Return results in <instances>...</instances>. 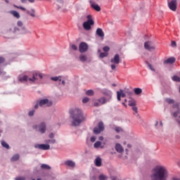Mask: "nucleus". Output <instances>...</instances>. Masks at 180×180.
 Listing matches in <instances>:
<instances>
[{
  "label": "nucleus",
  "instance_id": "c03bdc74",
  "mask_svg": "<svg viewBox=\"0 0 180 180\" xmlns=\"http://www.w3.org/2000/svg\"><path fill=\"white\" fill-rule=\"evenodd\" d=\"M82 102L84 103H88V102H89V98H87V97L84 98L82 100Z\"/></svg>",
  "mask_w": 180,
  "mask_h": 180
},
{
  "label": "nucleus",
  "instance_id": "6ab92c4d",
  "mask_svg": "<svg viewBox=\"0 0 180 180\" xmlns=\"http://www.w3.org/2000/svg\"><path fill=\"white\" fill-rule=\"evenodd\" d=\"M103 95H105V96H108L106 98V99H110V101H112V95H113V94L110 91V90L108 89H104L103 91Z\"/></svg>",
  "mask_w": 180,
  "mask_h": 180
},
{
  "label": "nucleus",
  "instance_id": "2eb2a0df",
  "mask_svg": "<svg viewBox=\"0 0 180 180\" xmlns=\"http://www.w3.org/2000/svg\"><path fill=\"white\" fill-rule=\"evenodd\" d=\"M144 47L146 50H149V51H153V50H155V47L153 45V42L146 41L144 44Z\"/></svg>",
  "mask_w": 180,
  "mask_h": 180
},
{
  "label": "nucleus",
  "instance_id": "6e6552de",
  "mask_svg": "<svg viewBox=\"0 0 180 180\" xmlns=\"http://www.w3.org/2000/svg\"><path fill=\"white\" fill-rule=\"evenodd\" d=\"M108 102H110V99H107L105 97H101L94 102V106H101L105 105V103H108Z\"/></svg>",
  "mask_w": 180,
  "mask_h": 180
},
{
  "label": "nucleus",
  "instance_id": "4c0bfd02",
  "mask_svg": "<svg viewBox=\"0 0 180 180\" xmlns=\"http://www.w3.org/2000/svg\"><path fill=\"white\" fill-rule=\"evenodd\" d=\"M165 101L167 103H170V104L175 103V101H174V99L172 98H166Z\"/></svg>",
  "mask_w": 180,
  "mask_h": 180
},
{
  "label": "nucleus",
  "instance_id": "4468645a",
  "mask_svg": "<svg viewBox=\"0 0 180 180\" xmlns=\"http://www.w3.org/2000/svg\"><path fill=\"white\" fill-rule=\"evenodd\" d=\"M176 0H172L171 1L168 2V6L171 11L175 12L176 11Z\"/></svg>",
  "mask_w": 180,
  "mask_h": 180
},
{
  "label": "nucleus",
  "instance_id": "1a4fd4ad",
  "mask_svg": "<svg viewBox=\"0 0 180 180\" xmlns=\"http://www.w3.org/2000/svg\"><path fill=\"white\" fill-rule=\"evenodd\" d=\"M105 130V126L103 125V122H100L98 124V127H95L94 129V134H99L101 131H103Z\"/></svg>",
  "mask_w": 180,
  "mask_h": 180
},
{
  "label": "nucleus",
  "instance_id": "4d7b16f0",
  "mask_svg": "<svg viewBox=\"0 0 180 180\" xmlns=\"http://www.w3.org/2000/svg\"><path fill=\"white\" fill-rule=\"evenodd\" d=\"M98 140H100V141H103V136H99Z\"/></svg>",
  "mask_w": 180,
  "mask_h": 180
},
{
  "label": "nucleus",
  "instance_id": "a878e982",
  "mask_svg": "<svg viewBox=\"0 0 180 180\" xmlns=\"http://www.w3.org/2000/svg\"><path fill=\"white\" fill-rule=\"evenodd\" d=\"M95 165L96 167H101V165H102V159L101 158H97L95 160Z\"/></svg>",
  "mask_w": 180,
  "mask_h": 180
},
{
  "label": "nucleus",
  "instance_id": "79ce46f5",
  "mask_svg": "<svg viewBox=\"0 0 180 180\" xmlns=\"http://www.w3.org/2000/svg\"><path fill=\"white\" fill-rule=\"evenodd\" d=\"M148 68H150V70L151 71H153V72H155V69L154 68V67H153V65H152L151 64L148 63Z\"/></svg>",
  "mask_w": 180,
  "mask_h": 180
},
{
  "label": "nucleus",
  "instance_id": "09e8293b",
  "mask_svg": "<svg viewBox=\"0 0 180 180\" xmlns=\"http://www.w3.org/2000/svg\"><path fill=\"white\" fill-rule=\"evenodd\" d=\"M132 110H134V112L135 113H137V112H138V108H137V107H136V105L132 106Z\"/></svg>",
  "mask_w": 180,
  "mask_h": 180
},
{
  "label": "nucleus",
  "instance_id": "39448f33",
  "mask_svg": "<svg viewBox=\"0 0 180 180\" xmlns=\"http://www.w3.org/2000/svg\"><path fill=\"white\" fill-rule=\"evenodd\" d=\"M86 19L87 20L83 22V27L84 30H91V26H93V25H95V22L94 21L92 15H86Z\"/></svg>",
  "mask_w": 180,
  "mask_h": 180
},
{
  "label": "nucleus",
  "instance_id": "3c124183",
  "mask_svg": "<svg viewBox=\"0 0 180 180\" xmlns=\"http://www.w3.org/2000/svg\"><path fill=\"white\" fill-rule=\"evenodd\" d=\"M110 68H111L112 70H115L116 69V65H115V63H113L110 65Z\"/></svg>",
  "mask_w": 180,
  "mask_h": 180
},
{
  "label": "nucleus",
  "instance_id": "f3484780",
  "mask_svg": "<svg viewBox=\"0 0 180 180\" xmlns=\"http://www.w3.org/2000/svg\"><path fill=\"white\" fill-rule=\"evenodd\" d=\"M121 98H126V93H124V91L122 89L117 91V101H120Z\"/></svg>",
  "mask_w": 180,
  "mask_h": 180
},
{
  "label": "nucleus",
  "instance_id": "a211bd4d",
  "mask_svg": "<svg viewBox=\"0 0 180 180\" xmlns=\"http://www.w3.org/2000/svg\"><path fill=\"white\" fill-rule=\"evenodd\" d=\"M110 63L112 64H119L120 63V56L119 54H115V56L111 58Z\"/></svg>",
  "mask_w": 180,
  "mask_h": 180
},
{
  "label": "nucleus",
  "instance_id": "f8f14e48",
  "mask_svg": "<svg viewBox=\"0 0 180 180\" xmlns=\"http://www.w3.org/2000/svg\"><path fill=\"white\" fill-rule=\"evenodd\" d=\"M17 26H18V27H20V33H22V34H26V33H29V31H27L26 27H23V22H22L21 20H18L17 22Z\"/></svg>",
  "mask_w": 180,
  "mask_h": 180
},
{
  "label": "nucleus",
  "instance_id": "5701e85b",
  "mask_svg": "<svg viewBox=\"0 0 180 180\" xmlns=\"http://www.w3.org/2000/svg\"><path fill=\"white\" fill-rule=\"evenodd\" d=\"M94 148H104L105 146L103 145H102V143L99 141H97L96 142H95V143L94 144Z\"/></svg>",
  "mask_w": 180,
  "mask_h": 180
},
{
  "label": "nucleus",
  "instance_id": "603ef678",
  "mask_svg": "<svg viewBox=\"0 0 180 180\" xmlns=\"http://www.w3.org/2000/svg\"><path fill=\"white\" fill-rule=\"evenodd\" d=\"M18 32H20L19 28H18L17 27H14V32H15V33H18Z\"/></svg>",
  "mask_w": 180,
  "mask_h": 180
},
{
  "label": "nucleus",
  "instance_id": "b1692460",
  "mask_svg": "<svg viewBox=\"0 0 180 180\" xmlns=\"http://www.w3.org/2000/svg\"><path fill=\"white\" fill-rule=\"evenodd\" d=\"M96 33L98 36H99V37H103V36H105V33H103V30H102V29L101 28H98L96 30Z\"/></svg>",
  "mask_w": 180,
  "mask_h": 180
},
{
  "label": "nucleus",
  "instance_id": "20e7f679",
  "mask_svg": "<svg viewBox=\"0 0 180 180\" xmlns=\"http://www.w3.org/2000/svg\"><path fill=\"white\" fill-rule=\"evenodd\" d=\"M45 143H37L34 146V148H37L38 150H43L44 151H46L47 150H50V144H56L57 143V140L48 139L44 141Z\"/></svg>",
  "mask_w": 180,
  "mask_h": 180
},
{
  "label": "nucleus",
  "instance_id": "13d9d810",
  "mask_svg": "<svg viewBox=\"0 0 180 180\" xmlns=\"http://www.w3.org/2000/svg\"><path fill=\"white\" fill-rule=\"evenodd\" d=\"M115 139H117V140H119L120 139V136L116 135L115 136Z\"/></svg>",
  "mask_w": 180,
  "mask_h": 180
},
{
  "label": "nucleus",
  "instance_id": "ea45409f",
  "mask_svg": "<svg viewBox=\"0 0 180 180\" xmlns=\"http://www.w3.org/2000/svg\"><path fill=\"white\" fill-rule=\"evenodd\" d=\"M70 49H72V50L77 51L78 50V46L75 44H70Z\"/></svg>",
  "mask_w": 180,
  "mask_h": 180
},
{
  "label": "nucleus",
  "instance_id": "680f3d73",
  "mask_svg": "<svg viewBox=\"0 0 180 180\" xmlns=\"http://www.w3.org/2000/svg\"><path fill=\"white\" fill-rule=\"evenodd\" d=\"M58 9H61V6L58 5Z\"/></svg>",
  "mask_w": 180,
  "mask_h": 180
},
{
  "label": "nucleus",
  "instance_id": "0eeeda50",
  "mask_svg": "<svg viewBox=\"0 0 180 180\" xmlns=\"http://www.w3.org/2000/svg\"><path fill=\"white\" fill-rule=\"evenodd\" d=\"M39 105L41 108H50V106H53V101L49 98H43L39 100Z\"/></svg>",
  "mask_w": 180,
  "mask_h": 180
},
{
  "label": "nucleus",
  "instance_id": "9d476101",
  "mask_svg": "<svg viewBox=\"0 0 180 180\" xmlns=\"http://www.w3.org/2000/svg\"><path fill=\"white\" fill-rule=\"evenodd\" d=\"M51 79L55 82H58L59 85H65V81L63 79L62 76L51 77Z\"/></svg>",
  "mask_w": 180,
  "mask_h": 180
},
{
  "label": "nucleus",
  "instance_id": "393cba45",
  "mask_svg": "<svg viewBox=\"0 0 180 180\" xmlns=\"http://www.w3.org/2000/svg\"><path fill=\"white\" fill-rule=\"evenodd\" d=\"M79 58L80 61H82V63H85V61H86L88 60V57L85 54H81L79 56Z\"/></svg>",
  "mask_w": 180,
  "mask_h": 180
},
{
  "label": "nucleus",
  "instance_id": "a18cd8bd",
  "mask_svg": "<svg viewBox=\"0 0 180 180\" xmlns=\"http://www.w3.org/2000/svg\"><path fill=\"white\" fill-rule=\"evenodd\" d=\"M98 179L100 180H105L106 179V176L103 175V174H101L99 176Z\"/></svg>",
  "mask_w": 180,
  "mask_h": 180
},
{
  "label": "nucleus",
  "instance_id": "aec40b11",
  "mask_svg": "<svg viewBox=\"0 0 180 180\" xmlns=\"http://www.w3.org/2000/svg\"><path fill=\"white\" fill-rule=\"evenodd\" d=\"M115 150L117 153H120L122 154L124 151V149L123 148V146L120 145V143H116L115 144Z\"/></svg>",
  "mask_w": 180,
  "mask_h": 180
},
{
  "label": "nucleus",
  "instance_id": "69168bd1",
  "mask_svg": "<svg viewBox=\"0 0 180 180\" xmlns=\"http://www.w3.org/2000/svg\"><path fill=\"white\" fill-rule=\"evenodd\" d=\"M160 126H162V122H160Z\"/></svg>",
  "mask_w": 180,
  "mask_h": 180
},
{
  "label": "nucleus",
  "instance_id": "e2e57ef3",
  "mask_svg": "<svg viewBox=\"0 0 180 180\" xmlns=\"http://www.w3.org/2000/svg\"><path fill=\"white\" fill-rule=\"evenodd\" d=\"M5 2H6V4H9V1L8 0H5Z\"/></svg>",
  "mask_w": 180,
  "mask_h": 180
},
{
  "label": "nucleus",
  "instance_id": "f257e3e1",
  "mask_svg": "<svg viewBox=\"0 0 180 180\" xmlns=\"http://www.w3.org/2000/svg\"><path fill=\"white\" fill-rule=\"evenodd\" d=\"M169 173L167 167L162 165H155L151 170L150 180H168Z\"/></svg>",
  "mask_w": 180,
  "mask_h": 180
},
{
  "label": "nucleus",
  "instance_id": "f704fd0d",
  "mask_svg": "<svg viewBox=\"0 0 180 180\" xmlns=\"http://www.w3.org/2000/svg\"><path fill=\"white\" fill-rule=\"evenodd\" d=\"M114 130L116 131V133H122V131H123V129H122L120 127H115Z\"/></svg>",
  "mask_w": 180,
  "mask_h": 180
},
{
  "label": "nucleus",
  "instance_id": "7c9ffc66",
  "mask_svg": "<svg viewBox=\"0 0 180 180\" xmlns=\"http://www.w3.org/2000/svg\"><path fill=\"white\" fill-rule=\"evenodd\" d=\"M35 112H36V110L35 109H32L31 110H30L28 112V116H30V117H32V116H34Z\"/></svg>",
  "mask_w": 180,
  "mask_h": 180
},
{
  "label": "nucleus",
  "instance_id": "dca6fc26",
  "mask_svg": "<svg viewBox=\"0 0 180 180\" xmlns=\"http://www.w3.org/2000/svg\"><path fill=\"white\" fill-rule=\"evenodd\" d=\"M89 4L91 8L94 9V11H96L97 12H101V6H99V5L95 4V2H94V1L92 0H89Z\"/></svg>",
  "mask_w": 180,
  "mask_h": 180
},
{
  "label": "nucleus",
  "instance_id": "473e14b6",
  "mask_svg": "<svg viewBox=\"0 0 180 180\" xmlns=\"http://www.w3.org/2000/svg\"><path fill=\"white\" fill-rule=\"evenodd\" d=\"M1 146L4 148H6L7 150H9V145L5 142V141H1Z\"/></svg>",
  "mask_w": 180,
  "mask_h": 180
},
{
  "label": "nucleus",
  "instance_id": "c85d7f7f",
  "mask_svg": "<svg viewBox=\"0 0 180 180\" xmlns=\"http://www.w3.org/2000/svg\"><path fill=\"white\" fill-rule=\"evenodd\" d=\"M95 94V91H94V90H88L86 91V95H87V96H94Z\"/></svg>",
  "mask_w": 180,
  "mask_h": 180
},
{
  "label": "nucleus",
  "instance_id": "6e6d98bb",
  "mask_svg": "<svg viewBox=\"0 0 180 180\" xmlns=\"http://www.w3.org/2000/svg\"><path fill=\"white\" fill-rule=\"evenodd\" d=\"M57 2H58V4H61V5L64 4V1L63 0H57Z\"/></svg>",
  "mask_w": 180,
  "mask_h": 180
},
{
  "label": "nucleus",
  "instance_id": "c756f323",
  "mask_svg": "<svg viewBox=\"0 0 180 180\" xmlns=\"http://www.w3.org/2000/svg\"><path fill=\"white\" fill-rule=\"evenodd\" d=\"M18 160H19V154H15L11 158V161L15 162L18 161Z\"/></svg>",
  "mask_w": 180,
  "mask_h": 180
},
{
  "label": "nucleus",
  "instance_id": "338daca9",
  "mask_svg": "<svg viewBox=\"0 0 180 180\" xmlns=\"http://www.w3.org/2000/svg\"><path fill=\"white\" fill-rule=\"evenodd\" d=\"M127 146L130 148L131 147V145L128 144Z\"/></svg>",
  "mask_w": 180,
  "mask_h": 180
},
{
  "label": "nucleus",
  "instance_id": "412c9836",
  "mask_svg": "<svg viewBox=\"0 0 180 180\" xmlns=\"http://www.w3.org/2000/svg\"><path fill=\"white\" fill-rule=\"evenodd\" d=\"M27 13L32 16V18H36V10L34 8H31L30 10H27Z\"/></svg>",
  "mask_w": 180,
  "mask_h": 180
},
{
  "label": "nucleus",
  "instance_id": "f03ea898",
  "mask_svg": "<svg viewBox=\"0 0 180 180\" xmlns=\"http://www.w3.org/2000/svg\"><path fill=\"white\" fill-rule=\"evenodd\" d=\"M70 117L72 119V126L77 127L86 120V115L79 108H72L69 110Z\"/></svg>",
  "mask_w": 180,
  "mask_h": 180
},
{
  "label": "nucleus",
  "instance_id": "cd10ccee",
  "mask_svg": "<svg viewBox=\"0 0 180 180\" xmlns=\"http://www.w3.org/2000/svg\"><path fill=\"white\" fill-rule=\"evenodd\" d=\"M143 93V89L140 88H135L134 89V94L135 95H141Z\"/></svg>",
  "mask_w": 180,
  "mask_h": 180
},
{
  "label": "nucleus",
  "instance_id": "ddd939ff",
  "mask_svg": "<svg viewBox=\"0 0 180 180\" xmlns=\"http://www.w3.org/2000/svg\"><path fill=\"white\" fill-rule=\"evenodd\" d=\"M64 165H65V167L71 168L72 169H74V168L76 167V163L73 160H68L64 162Z\"/></svg>",
  "mask_w": 180,
  "mask_h": 180
},
{
  "label": "nucleus",
  "instance_id": "774afa93",
  "mask_svg": "<svg viewBox=\"0 0 180 180\" xmlns=\"http://www.w3.org/2000/svg\"><path fill=\"white\" fill-rule=\"evenodd\" d=\"M158 122H156L155 126H158Z\"/></svg>",
  "mask_w": 180,
  "mask_h": 180
},
{
  "label": "nucleus",
  "instance_id": "37998d69",
  "mask_svg": "<svg viewBox=\"0 0 180 180\" xmlns=\"http://www.w3.org/2000/svg\"><path fill=\"white\" fill-rule=\"evenodd\" d=\"M103 51H105V53H108L109 51V50H110V49L109 48V46H104L103 48Z\"/></svg>",
  "mask_w": 180,
  "mask_h": 180
},
{
  "label": "nucleus",
  "instance_id": "423d86ee",
  "mask_svg": "<svg viewBox=\"0 0 180 180\" xmlns=\"http://www.w3.org/2000/svg\"><path fill=\"white\" fill-rule=\"evenodd\" d=\"M32 129L36 130V131H39L41 134H44L46 130H47V125L46 124V122H41L39 124L33 125Z\"/></svg>",
  "mask_w": 180,
  "mask_h": 180
},
{
  "label": "nucleus",
  "instance_id": "052dcab7",
  "mask_svg": "<svg viewBox=\"0 0 180 180\" xmlns=\"http://www.w3.org/2000/svg\"><path fill=\"white\" fill-rule=\"evenodd\" d=\"M32 180H41V179H40V178H39V179H32Z\"/></svg>",
  "mask_w": 180,
  "mask_h": 180
},
{
  "label": "nucleus",
  "instance_id": "7ed1b4c3",
  "mask_svg": "<svg viewBox=\"0 0 180 180\" xmlns=\"http://www.w3.org/2000/svg\"><path fill=\"white\" fill-rule=\"evenodd\" d=\"M47 75L40 72H30L28 75L20 76L18 81L20 82H30V84H39L41 79H44Z\"/></svg>",
  "mask_w": 180,
  "mask_h": 180
},
{
  "label": "nucleus",
  "instance_id": "9b49d317",
  "mask_svg": "<svg viewBox=\"0 0 180 180\" xmlns=\"http://www.w3.org/2000/svg\"><path fill=\"white\" fill-rule=\"evenodd\" d=\"M79 51L80 53H85L88 51V44L85 42H81L79 45Z\"/></svg>",
  "mask_w": 180,
  "mask_h": 180
},
{
  "label": "nucleus",
  "instance_id": "bf43d9fd",
  "mask_svg": "<svg viewBox=\"0 0 180 180\" xmlns=\"http://www.w3.org/2000/svg\"><path fill=\"white\" fill-rule=\"evenodd\" d=\"M172 180H180V179L176 178V177H174V178L172 179Z\"/></svg>",
  "mask_w": 180,
  "mask_h": 180
},
{
  "label": "nucleus",
  "instance_id": "0e129e2a",
  "mask_svg": "<svg viewBox=\"0 0 180 180\" xmlns=\"http://www.w3.org/2000/svg\"><path fill=\"white\" fill-rule=\"evenodd\" d=\"M91 179L95 180V179H96V177L93 176V178Z\"/></svg>",
  "mask_w": 180,
  "mask_h": 180
},
{
  "label": "nucleus",
  "instance_id": "e433bc0d",
  "mask_svg": "<svg viewBox=\"0 0 180 180\" xmlns=\"http://www.w3.org/2000/svg\"><path fill=\"white\" fill-rule=\"evenodd\" d=\"M129 106H136V101H134V100L129 101Z\"/></svg>",
  "mask_w": 180,
  "mask_h": 180
},
{
  "label": "nucleus",
  "instance_id": "8fccbe9b",
  "mask_svg": "<svg viewBox=\"0 0 180 180\" xmlns=\"http://www.w3.org/2000/svg\"><path fill=\"white\" fill-rule=\"evenodd\" d=\"M15 180H26V179L23 176H18L15 178Z\"/></svg>",
  "mask_w": 180,
  "mask_h": 180
},
{
  "label": "nucleus",
  "instance_id": "864d4df0",
  "mask_svg": "<svg viewBox=\"0 0 180 180\" xmlns=\"http://www.w3.org/2000/svg\"><path fill=\"white\" fill-rule=\"evenodd\" d=\"M39 106H40V105H39V103H38L34 105V109H39Z\"/></svg>",
  "mask_w": 180,
  "mask_h": 180
},
{
  "label": "nucleus",
  "instance_id": "49530a36",
  "mask_svg": "<svg viewBox=\"0 0 180 180\" xmlns=\"http://www.w3.org/2000/svg\"><path fill=\"white\" fill-rule=\"evenodd\" d=\"M90 141L91 143H95V141H96V136H91V139H90Z\"/></svg>",
  "mask_w": 180,
  "mask_h": 180
},
{
  "label": "nucleus",
  "instance_id": "c9c22d12",
  "mask_svg": "<svg viewBox=\"0 0 180 180\" xmlns=\"http://www.w3.org/2000/svg\"><path fill=\"white\" fill-rule=\"evenodd\" d=\"M99 57L101 58H105V57H108V53L107 52L101 53L99 55Z\"/></svg>",
  "mask_w": 180,
  "mask_h": 180
},
{
  "label": "nucleus",
  "instance_id": "58836bf2",
  "mask_svg": "<svg viewBox=\"0 0 180 180\" xmlns=\"http://www.w3.org/2000/svg\"><path fill=\"white\" fill-rule=\"evenodd\" d=\"M27 1L33 4L34 0H21L22 4H27Z\"/></svg>",
  "mask_w": 180,
  "mask_h": 180
},
{
  "label": "nucleus",
  "instance_id": "bb28decb",
  "mask_svg": "<svg viewBox=\"0 0 180 180\" xmlns=\"http://www.w3.org/2000/svg\"><path fill=\"white\" fill-rule=\"evenodd\" d=\"M10 13H11L14 18H16V19H19L20 18V14H19L16 11H10Z\"/></svg>",
  "mask_w": 180,
  "mask_h": 180
},
{
  "label": "nucleus",
  "instance_id": "72a5a7b5",
  "mask_svg": "<svg viewBox=\"0 0 180 180\" xmlns=\"http://www.w3.org/2000/svg\"><path fill=\"white\" fill-rule=\"evenodd\" d=\"M41 168L42 169H51V167L50 166H49V165H46V164H42L41 165Z\"/></svg>",
  "mask_w": 180,
  "mask_h": 180
},
{
  "label": "nucleus",
  "instance_id": "4be33fe9",
  "mask_svg": "<svg viewBox=\"0 0 180 180\" xmlns=\"http://www.w3.org/2000/svg\"><path fill=\"white\" fill-rule=\"evenodd\" d=\"M175 63V58H169L164 60V64H174Z\"/></svg>",
  "mask_w": 180,
  "mask_h": 180
},
{
  "label": "nucleus",
  "instance_id": "2f4dec72",
  "mask_svg": "<svg viewBox=\"0 0 180 180\" xmlns=\"http://www.w3.org/2000/svg\"><path fill=\"white\" fill-rule=\"evenodd\" d=\"M172 81H174V82H180V77L177 75H174L172 77Z\"/></svg>",
  "mask_w": 180,
  "mask_h": 180
},
{
  "label": "nucleus",
  "instance_id": "a19ab883",
  "mask_svg": "<svg viewBox=\"0 0 180 180\" xmlns=\"http://www.w3.org/2000/svg\"><path fill=\"white\" fill-rule=\"evenodd\" d=\"M54 137H56V134L51 132L49 134V138L51 139H55Z\"/></svg>",
  "mask_w": 180,
  "mask_h": 180
},
{
  "label": "nucleus",
  "instance_id": "de8ad7c7",
  "mask_svg": "<svg viewBox=\"0 0 180 180\" xmlns=\"http://www.w3.org/2000/svg\"><path fill=\"white\" fill-rule=\"evenodd\" d=\"M15 8H18V9H21V11H26V8L22 6H18L16 5H14Z\"/></svg>",
  "mask_w": 180,
  "mask_h": 180
},
{
  "label": "nucleus",
  "instance_id": "5fc2aeb1",
  "mask_svg": "<svg viewBox=\"0 0 180 180\" xmlns=\"http://www.w3.org/2000/svg\"><path fill=\"white\" fill-rule=\"evenodd\" d=\"M172 47H175V46H176V42H175L174 41H172Z\"/></svg>",
  "mask_w": 180,
  "mask_h": 180
}]
</instances>
